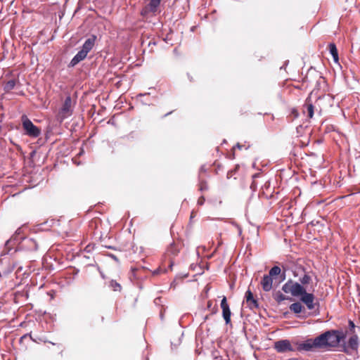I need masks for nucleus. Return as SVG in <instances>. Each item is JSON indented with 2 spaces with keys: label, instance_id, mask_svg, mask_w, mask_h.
<instances>
[{
  "label": "nucleus",
  "instance_id": "nucleus-1",
  "mask_svg": "<svg viewBox=\"0 0 360 360\" xmlns=\"http://www.w3.org/2000/svg\"><path fill=\"white\" fill-rule=\"evenodd\" d=\"M304 274L300 277L298 281L289 279L282 286V290L285 293H289L292 297H300V301L304 303L309 310H312L316 306H319V304L315 303V296L312 292H307L305 285H309L312 281L311 276L308 272L302 269Z\"/></svg>",
  "mask_w": 360,
  "mask_h": 360
},
{
  "label": "nucleus",
  "instance_id": "nucleus-2",
  "mask_svg": "<svg viewBox=\"0 0 360 360\" xmlns=\"http://www.w3.org/2000/svg\"><path fill=\"white\" fill-rule=\"evenodd\" d=\"M12 250V248H6L4 246L1 252L0 276H6L13 271L15 266V262L10 257Z\"/></svg>",
  "mask_w": 360,
  "mask_h": 360
},
{
  "label": "nucleus",
  "instance_id": "nucleus-3",
  "mask_svg": "<svg viewBox=\"0 0 360 360\" xmlns=\"http://www.w3.org/2000/svg\"><path fill=\"white\" fill-rule=\"evenodd\" d=\"M21 121L25 135L32 139H36L40 136L41 129L35 126L27 115H22Z\"/></svg>",
  "mask_w": 360,
  "mask_h": 360
},
{
  "label": "nucleus",
  "instance_id": "nucleus-4",
  "mask_svg": "<svg viewBox=\"0 0 360 360\" xmlns=\"http://www.w3.org/2000/svg\"><path fill=\"white\" fill-rule=\"evenodd\" d=\"M326 338L327 348L335 347L345 338V335L342 331L331 330L326 331Z\"/></svg>",
  "mask_w": 360,
  "mask_h": 360
},
{
  "label": "nucleus",
  "instance_id": "nucleus-5",
  "mask_svg": "<svg viewBox=\"0 0 360 360\" xmlns=\"http://www.w3.org/2000/svg\"><path fill=\"white\" fill-rule=\"evenodd\" d=\"M72 99L70 96H67L58 114V120L63 122L65 119L70 117L72 114Z\"/></svg>",
  "mask_w": 360,
  "mask_h": 360
},
{
  "label": "nucleus",
  "instance_id": "nucleus-6",
  "mask_svg": "<svg viewBox=\"0 0 360 360\" xmlns=\"http://www.w3.org/2000/svg\"><path fill=\"white\" fill-rule=\"evenodd\" d=\"M22 241L19 243L18 246L14 248V252H16L18 248L22 249L27 251H36L38 249L37 242L31 238H21Z\"/></svg>",
  "mask_w": 360,
  "mask_h": 360
},
{
  "label": "nucleus",
  "instance_id": "nucleus-7",
  "mask_svg": "<svg viewBox=\"0 0 360 360\" xmlns=\"http://www.w3.org/2000/svg\"><path fill=\"white\" fill-rule=\"evenodd\" d=\"M359 345L358 336L354 335L349 338L347 344L343 347V352L347 354H352L353 352H357Z\"/></svg>",
  "mask_w": 360,
  "mask_h": 360
},
{
  "label": "nucleus",
  "instance_id": "nucleus-8",
  "mask_svg": "<svg viewBox=\"0 0 360 360\" xmlns=\"http://www.w3.org/2000/svg\"><path fill=\"white\" fill-rule=\"evenodd\" d=\"M274 349L279 353L293 352L295 349L288 340H281L274 342Z\"/></svg>",
  "mask_w": 360,
  "mask_h": 360
},
{
  "label": "nucleus",
  "instance_id": "nucleus-9",
  "mask_svg": "<svg viewBox=\"0 0 360 360\" xmlns=\"http://www.w3.org/2000/svg\"><path fill=\"white\" fill-rule=\"evenodd\" d=\"M22 228L20 227L18 228L15 233L5 243L6 248H12V249H14L17 244L20 243L22 241L21 238H24L22 236Z\"/></svg>",
  "mask_w": 360,
  "mask_h": 360
},
{
  "label": "nucleus",
  "instance_id": "nucleus-10",
  "mask_svg": "<svg viewBox=\"0 0 360 360\" xmlns=\"http://www.w3.org/2000/svg\"><path fill=\"white\" fill-rule=\"evenodd\" d=\"M159 6V3L150 0V2L141 9V15L143 18H148L150 14L155 15Z\"/></svg>",
  "mask_w": 360,
  "mask_h": 360
},
{
  "label": "nucleus",
  "instance_id": "nucleus-11",
  "mask_svg": "<svg viewBox=\"0 0 360 360\" xmlns=\"http://www.w3.org/2000/svg\"><path fill=\"white\" fill-rule=\"evenodd\" d=\"M221 308L222 309V316L225 321L226 325H231V312L229 308V305L227 303L226 297H224L221 301Z\"/></svg>",
  "mask_w": 360,
  "mask_h": 360
},
{
  "label": "nucleus",
  "instance_id": "nucleus-12",
  "mask_svg": "<svg viewBox=\"0 0 360 360\" xmlns=\"http://www.w3.org/2000/svg\"><path fill=\"white\" fill-rule=\"evenodd\" d=\"M245 298L247 305L250 309H258L259 307L258 300L254 297L253 294L250 289L245 292Z\"/></svg>",
  "mask_w": 360,
  "mask_h": 360
},
{
  "label": "nucleus",
  "instance_id": "nucleus-13",
  "mask_svg": "<svg viewBox=\"0 0 360 360\" xmlns=\"http://www.w3.org/2000/svg\"><path fill=\"white\" fill-rule=\"evenodd\" d=\"M96 40V36L94 34L91 35L88 39L85 40L81 50L85 53L88 54V53L94 48Z\"/></svg>",
  "mask_w": 360,
  "mask_h": 360
},
{
  "label": "nucleus",
  "instance_id": "nucleus-14",
  "mask_svg": "<svg viewBox=\"0 0 360 360\" xmlns=\"http://www.w3.org/2000/svg\"><path fill=\"white\" fill-rule=\"evenodd\" d=\"M326 332L321 334L314 339V345L317 349L327 348Z\"/></svg>",
  "mask_w": 360,
  "mask_h": 360
},
{
  "label": "nucleus",
  "instance_id": "nucleus-15",
  "mask_svg": "<svg viewBox=\"0 0 360 360\" xmlns=\"http://www.w3.org/2000/svg\"><path fill=\"white\" fill-rule=\"evenodd\" d=\"M260 284L264 291L269 292L272 289L273 278L269 274L264 275Z\"/></svg>",
  "mask_w": 360,
  "mask_h": 360
},
{
  "label": "nucleus",
  "instance_id": "nucleus-16",
  "mask_svg": "<svg viewBox=\"0 0 360 360\" xmlns=\"http://www.w3.org/2000/svg\"><path fill=\"white\" fill-rule=\"evenodd\" d=\"M317 349L316 346L314 345V339H308L304 342L299 345L297 349L299 351H313Z\"/></svg>",
  "mask_w": 360,
  "mask_h": 360
},
{
  "label": "nucleus",
  "instance_id": "nucleus-17",
  "mask_svg": "<svg viewBox=\"0 0 360 360\" xmlns=\"http://www.w3.org/2000/svg\"><path fill=\"white\" fill-rule=\"evenodd\" d=\"M87 54L85 53L82 50L79 51L72 58V59L70 60L68 67H75L76 65H77L79 62L84 60L86 57Z\"/></svg>",
  "mask_w": 360,
  "mask_h": 360
},
{
  "label": "nucleus",
  "instance_id": "nucleus-18",
  "mask_svg": "<svg viewBox=\"0 0 360 360\" xmlns=\"http://www.w3.org/2000/svg\"><path fill=\"white\" fill-rule=\"evenodd\" d=\"M303 112L307 115V117L312 118L314 112V107L313 103L309 99H307L305 103L303 105Z\"/></svg>",
  "mask_w": 360,
  "mask_h": 360
},
{
  "label": "nucleus",
  "instance_id": "nucleus-19",
  "mask_svg": "<svg viewBox=\"0 0 360 360\" xmlns=\"http://www.w3.org/2000/svg\"><path fill=\"white\" fill-rule=\"evenodd\" d=\"M289 308H290V310L291 311H292L293 313L300 314L303 309V306L302 305V304L300 302H297L291 304L290 305Z\"/></svg>",
  "mask_w": 360,
  "mask_h": 360
},
{
  "label": "nucleus",
  "instance_id": "nucleus-20",
  "mask_svg": "<svg viewBox=\"0 0 360 360\" xmlns=\"http://www.w3.org/2000/svg\"><path fill=\"white\" fill-rule=\"evenodd\" d=\"M328 49L330 54L332 55L334 60L336 62L338 60V53L336 46L333 43H330L328 45Z\"/></svg>",
  "mask_w": 360,
  "mask_h": 360
},
{
  "label": "nucleus",
  "instance_id": "nucleus-21",
  "mask_svg": "<svg viewBox=\"0 0 360 360\" xmlns=\"http://www.w3.org/2000/svg\"><path fill=\"white\" fill-rule=\"evenodd\" d=\"M15 84H16L15 79H10L4 84V90L6 92H8L15 88Z\"/></svg>",
  "mask_w": 360,
  "mask_h": 360
},
{
  "label": "nucleus",
  "instance_id": "nucleus-22",
  "mask_svg": "<svg viewBox=\"0 0 360 360\" xmlns=\"http://www.w3.org/2000/svg\"><path fill=\"white\" fill-rule=\"evenodd\" d=\"M281 269L278 266H273L269 272V275L271 276L273 279L276 278L281 274Z\"/></svg>",
  "mask_w": 360,
  "mask_h": 360
},
{
  "label": "nucleus",
  "instance_id": "nucleus-23",
  "mask_svg": "<svg viewBox=\"0 0 360 360\" xmlns=\"http://www.w3.org/2000/svg\"><path fill=\"white\" fill-rule=\"evenodd\" d=\"M29 337L30 338V339L34 342H36V343H39V342H49L50 344L53 345H56V344L53 342H51V341H48L46 340L43 337H37V338H33L32 336V335H29Z\"/></svg>",
  "mask_w": 360,
  "mask_h": 360
},
{
  "label": "nucleus",
  "instance_id": "nucleus-24",
  "mask_svg": "<svg viewBox=\"0 0 360 360\" xmlns=\"http://www.w3.org/2000/svg\"><path fill=\"white\" fill-rule=\"evenodd\" d=\"M167 253L176 255L179 252V249L176 247L174 243L170 244L169 247H168L167 250Z\"/></svg>",
  "mask_w": 360,
  "mask_h": 360
},
{
  "label": "nucleus",
  "instance_id": "nucleus-25",
  "mask_svg": "<svg viewBox=\"0 0 360 360\" xmlns=\"http://www.w3.org/2000/svg\"><path fill=\"white\" fill-rule=\"evenodd\" d=\"M199 190L200 191H204L208 190V185L207 184V181L201 179L199 176Z\"/></svg>",
  "mask_w": 360,
  "mask_h": 360
},
{
  "label": "nucleus",
  "instance_id": "nucleus-26",
  "mask_svg": "<svg viewBox=\"0 0 360 360\" xmlns=\"http://www.w3.org/2000/svg\"><path fill=\"white\" fill-rule=\"evenodd\" d=\"M110 287L114 290V291H120L122 289V287L120 283H118L116 281L112 280L110 282Z\"/></svg>",
  "mask_w": 360,
  "mask_h": 360
},
{
  "label": "nucleus",
  "instance_id": "nucleus-27",
  "mask_svg": "<svg viewBox=\"0 0 360 360\" xmlns=\"http://www.w3.org/2000/svg\"><path fill=\"white\" fill-rule=\"evenodd\" d=\"M274 299L275 300L278 302V303H281V302L287 300V297L285 295H284L283 293H281V292H278L276 295H275V297H274Z\"/></svg>",
  "mask_w": 360,
  "mask_h": 360
},
{
  "label": "nucleus",
  "instance_id": "nucleus-28",
  "mask_svg": "<svg viewBox=\"0 0 360 360\" xmlns=\"http://www.w3.org/2000/svg\"><path fill=\"white\" fill-rule=\"evenodd\" d=\"M286 277V270L284 269V270L281 271V274L279 275V282H282L285 280Z\"/></svg>",
  "mask_w": 360,
  "mask_h": 360
},
{
  "label": "nucleus",
  "instance_id": "nucleus-29",
  "mask_svg": "<svg viewBox=\"0 0 360 360\" xmlns=\"http://www.w3.org/2000/svg\"><path fill=\"white\" fill-rule=\"evenodd\" d=\"M205 201L204 196H200L198 200V205H202Z\"/></svg>",
  "mask_w": 360,
  "mask_h": 360
},
{
  "label": "nucleus",
  "instance_id": "nucleus-30",
  "mask_svg": "<svg viewBox=\"0 0 360 360\" xmlns=\"http://www.w3.org/2000/svg\"><path fill=\"white\" fill-rule=\"evenodd\" d=\"M207 172V169H206L205 166V165L201 166L200 168V174L202 172Z\"/></svg>",
  "mask_w": 360,
  "mask_h": 360
},
{
  "label": "nucleus",
  "instance_id": "nucleus-31",
  "mask_svg": "<svg viewBox=\"0 0 360 360\" xmlns=\"http://www.w3.org/2000/svg\"><path fill=\"white\" fill-rule=\"evenodd\" d=\"M108 256L110 257H111L112 259H113L114 260L118 261V259L117 258V257L115 255H114L113 254H109Z\"/></svg>",
  "mask_w": 360,
  "mask_h": 360
},
{
  "label": "nucleus",
  "instance_id": "nucleus-32",
  "mask_svg": "<svg viewBox=\"0 0 360 360\" xmlns=\"http://www.w3.org/2000/svg\"><path fill=\"white\" fill-rule=\"evenodd\" d=\"M243 147H245V146H243L240 143H237L234 148H238V149H242Z\"/></svg>",
  "mask_w": 360,
  "mask_h": 360
},
{
  "label": "nucleus",
  "instance_id": "nucleus-33",
  "mask_svg": "<svg viewBox=\"0 0 360 360\" xmlns=\"http://www.w3.org/2000/svg\"><path fill=\"white\" fill-rule=\"evenodd\" d=\"M162 271V270L159 268L154 271L153 274H158L161 273Z\"/></svg>",
  "mask_w": 360,
  "mask_h": 360
},
{
  "label": "nucleus",
  "instance_id": "nucleus-34",
  "mask_svg": "<svg viewBox=\"0 0 360 360\" xmlns=\"http://www.w3.org/2000/svg\"><path fill=\"white\" fill-rule=\"evenodd\" d=\"M212 301H208V302H207V308H208L209 309H210L212 308Z\"/></svg>",
  "mask_w": 360,
  "mask_h": 360
},
{
  "label": "nucleus",
  "instance_id": "nucleus-35",
  "mask_svg": "<svg viewBox=\"0 0 360 360\" xmlns=\"http://www.w3.org/2000/svg\"><path fill=\"white\" fill-rule=\"evenodd\" d=\"M217 311V307L215 306L213 307L212 312V314H215Z\"/></svg>",
  "mask_w": 360,
  "mask_h": 360
},
{
  "label": "nucleus",
  "instance_id": "nucleus-36",
  "mask_svg": "<svg viewBox=\"0 0 360 360\" xmlns=\"http://www.w3.org/2000/svg\"><path fill=\"white\" fill-rule=\"evenodd\" d=\"M349 325H350V326H351L352 328H354V323H353L352 321H349Z\"/></svg>",
  "mask_w": 360,
  "mask_h": 360
},
{
  "label": "nucleus",
  "instance_id": "nucleus-37",
  "mask_svg": "<svg viewBox=\"0 0 360 360\" xmlns=\"http://www.w3.org/2000/svg\"><path fill=\"white\" fill-rule=\"evenodd\" d=\"M172 266H173V262H170V264H169V269H170V270L172 269Z\"/></svg>",
  "mask_w": 360,
  "mask_h": 360
},
{
  "label": "nucleus",
  "instance_id": "nucleus-38",
  "mask_svg": "<svg viewBox=\"0 0 360 360\" xmlns=\"http://www.w3.org/2000/svg\"><path fill=\"white\" fill-rule=\"evenodd\" d=\"M29 335H31V333L25 334V335H23V336L22 337V338H27V336H29Z\"/></svg>",
  "mask_w": 360,
  "mask_h": 360
},
{
  "label": "nucleus",
  "instance_id": "nucleus-39",
  "mask_svg": "<svg viewBox=\"0 0 360 360\" xmlns=\"http://www.w3.org/2000/svg\"><path fill=\"white\" fill-rule=\"evenodd\" d=\"M85 250H86V251L89 252V246H86V247L85 248Z\"/></svg>",
  "mask_w": 360,
  "mask_h": 360
},
{
  "label": "nucleus",
  "instance_id": "nucleus-40",
  "mask_svg": "<svg viewBox=\"0 0 360 360\" xmlns=\"http://www.w3.org/2000/svg\"><path fill=\"white\" fill-rule=\"evenodd\" d=\"M85 250H86V251L89 252V246H86V247L85 248Z\"/></svg>",
  "mask_w": 360,
  "mask_h": 360
},
{
  "label": "nucleus",
  "instance_id": "nucleus-41",
  "mask_svg": "<svg viewBox=\"0 0 360 360\" xmlns=\"http://www.w3.org/2000/svg\"><path fill=\"white\" fill-rule=\"evenodd\" d=\"M145 95H146V94H140L139 95V96H145Z\"/></svg>",
  "mask_w": 360,
  "mask_h": 360
},
{
  "label": "nucleus",
  "instance_id": "nucleus-42",
  "mask_svg": "<svg viewBox=\"0 0 360 360\" xmlns=\"http://www.w3.org/2000/svg\"><path fill=\"white\" fill-rule=\"evenodd\" d=\"M171 112H168V113L165 114V116H167V115H169Z\"/></svg>",
  "mask_w": 360,
  "mask_h": 360
}]
</instances>
